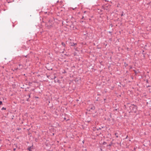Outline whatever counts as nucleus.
I'll use <instances>...</instances> for the list:
<instances>
[{
    "mask_svg": "<svg viewBox=\"0 0 151 151\" xmlns=\"http://www.w3.org/2000/svg\"><path fill=\"white\" fill-rule=\"evenodd\" d=\"M77 45V43H73V44H72L71 45V46H75V45Z\"/></svg>",
    "mask_w": 151,
    "mask_h": 151,
    "instance_id": "14",
    "label": "nucleus"
},
{
    "mask_svg": "<svg viewBox=\"0 0 151 151\" xmlns=\"http://www.w3.org/2000/svg\"><path fill=\"white\" fill-rule=\"evenodd\" d=\"M106 99H104V101H105V100H106Z\"/></svg>",
    "mask_w": 151,
    "mask_h": 151,
    "instance_id": "43",
    "label": "nucleus"
},
{
    "mask_svg": "<svg viewBox=\"0 0 151 151\" xmlns=\"http://www.w3.org/2000/svg\"><path fill=\"white\" fill-rule=\"evenodd\" d=\"M52 135H54V133H52Z\"/></svg>",
    "mask_w": 151,
    "mask_h": 151,
    "instance_id": "42",
    "label": "nucleus"
},
{
    "mask_svg": "<svg viewBox=\"0 0 151 151\" xmlns=\"http://www.w3.org/2000/svg\"><path fill=\"white\" fill-rule=\"evenodd\" d=\"M19 68H20V66H21V65H21V64H19Z\"/></svg>",
    "mask_w": 151,
    "mask_h": 151,
    "instance_id": "30",
    "label": "nucleus"
},
{
    "mask_svg": "<svg viewBox=\"0 0 151 151\" xmlns=\"http://www.w3.org/2000/svg\"><path fill=\"white\" fill-rule=\"evenodd\" d=\"M27 96H29V98L30 97V93L28 94Z\"/></svg>",
    "mask_w": 151,
    "mask_h": 151,
    "instance_id": "22",
    "label": "nucleus"
},
{
    "mask_svg": "<svg viewBox=\"0 0 151 151\" xmlns=\"http://www.w3.org/2000/svg\"><path fill=\"white\" fill-rule=\"evenodd\" d=\"M112 144V142H111L108 145H107V147H110L111 146Z\"/></svg>",
    "mask_w": 151,
    "mask_h": 151,
    "instance_id": "10",
    "label": "nucleus"
},
{
    "mask_svg": "<svg viewBox=\"0 0 151 151\" xmlns=\"http://www.w3.org/2000/svg\"><path fill=\"white\" fill-rule=\"evenodd\" d=\"M46 68L47 70H52L53 69L52 68H51L49 67H46Z\"/></svg>",
    "mask_w": 151,
    "mask_h": 151,
    "instance_id": "7",
    "label": "nucleus"
},
{
    "mask_svg": "<svg viewBox=\"0 0 151 151\" xmlns=\"http://www.w3.org/2000/svg\"><path fill=\"white\" fill-rule=\"evenodd\" d=\"M103 11V10H102L100 9V12H102Z\"/></svg>",
    "mask_w": 151,
    "mask_h": 151,
    "instance_id": "28",
    "label": "nucleus"
},
{
    "mask_svg": "<svg viewBox=\"0 0 151 151\" xmlns=\"http://www.w3.org/2000/svg\"><path fill=\"white\" fill-rule=\"evenodd\" d=\"M131 78H132V79H133V77L132 76H131Z\"/></svg>",
    "mask_w": 151,
    "mask_h": 151,
    "instance_id": "38",
    "label": "nucleus"
},
{
    "mask_svg": "<svg viewBox=\"0 0 151 151\" xmlns=\"http://www.w3.org/2000/svg\"><path fill=\"white\" fill-rule=\"evenodd\" d=\"M84 17L83 16L81 18V19H83V18Z\"/></svg>",
    "mask_w": 151,
    "mask_h": 151,
    "instance_id": "33",
    "label": "nucleus"
},
{
    "mask_svg": "<svg viewBox=\"0 0 151 151\" xmlns=\"http://www.w3.org/2000/svg\"><path fill=\"white\" fill-rule=\"evenodd\" d=\"M22 68H14V69L15 70H17L19 69H21Z\"/></svg>",
    "mask_w": 151,
    "mask_h": 151,
    "instance_id": "11",
    "label": "nucleus"
},
{
    "mask_svg": "<svg viewBox=\"0 0 151 151\" xmlns=\"http://www.w3.org/2000/svg\"><path fill=\"white\" fill-rule=\"evenodd\" d=\"M64 120H66L67 121H68V120H69V119H66V118L65 117L64 118Z\"/></svg>",
    "mask_w": 151,
    "mask_h": 151,
    "instance_id": "19",
    "label": "nucleus"
},
{
    "mask_svg": "<svg viewBox=\"0 0 151 151\" xmlns=\"http://www.w3.org/2000/svg\"><path fill=\"white\" fill-rule=\"evenodd\" d=\"M32 146H30L28 147L27 150H29V151H31V149L32 148Z\"/></svg>",
    "mask_w": 151,
    "mask_h": 151,
    "instance_id": "9",
    "label": "nucleus"
},
{
    "mask_svg": "<svg viewBox=\"0 0 151 151\" xmlns=\"http://www.w3.org/2000/svg\"><path fill=\"white\" fill-rule=\"evenodd\" d=\"M133 71H134V73H135V75H137V74L138 73H137V71L136 70H134Z\"/></svg>",
    "mask_w": 151,
    "mask_h": 151,
    "instance_id": "13",
    "label": "nucleus"
},
{
    "mask_svg": "<svg viewBox=\"0 0 151 151\" xmlns=\"http://www.w3.org/2000/svg\"><path fill=\"white\" fill-rule=\"evenodd\" d=\"M108 120L109 121H110L111 120L110 119H108Z\"/></svg>",
    "mask_w": 151,
    "mask_h": 151,
    "instance_id": "31",
    "label": "nucleus"
},
{
    "mask_svg": "<svg viewBox=\"0 0 151 151\" xmlns=\"http://www.w3.org/2000/svg\"><path fill=\"white\" fill-rule=\"evenodd\" d=\"M124 12H122V14H121V17H122V16H123L125 14H124Z\"/></svg>",
    "mask_w": 151,
    "mask_h": 151,
    "instance_id": "15",
    "label": "nucleus"
},
{
    "mask_svg": "<svg viewBox=\"0 0 151 151\" xmlns=\"http://www.w3.org/2000/svg\"><path fill=\"white\" fill-rule=\"evenodd\" d=\"M27 55L25 57H27Z\"/></svg>",
    "mask_w": 151,
    "mask_h": 151,
    "instance_id": "46",
    "label": "nucleus"
},
{
    "mask_svg": "<svg viewBox=\"0 0 151 151\" xmlns=\"http://www.w3.org/2000/svg\"><path fill=\"white\" fill-rule=\"evenodd\" d=\"M57 82H58L59 83H60V80L58 79L57 80Z\"/></svg>",
    "mask_w": 151,
    "mask_h": 151,
    "instance_id": "20",
    "label": "nucleus"
},
{
    "mask_svg": "<svg viewBox=\"0 0 151 151\" xmlns=\"http://www.w3.org/2000/svg\"><path fill=\"white\" fill-rule=\"evenodd\" d=\"M98 136V134H96V136Z\"/></svg>",
    "mask_w": 151,
    "mask_h": 151,
    "instance_id": "36",
    "label": "nucleus"
},
{
    "mask_svg": "<svg viewBox=\"0 0 151 151\" xmlns=\"http://www.w3.org/2000/svg\"><path fill=\"white\" fill-rule=\"evenodd\" d=\"M54 82H55H55H56V81H55V80H54Z\"/></svg>",
    "mask_w": 151,
    "mask_h": 151,
    "instance_id": "37",
    "label": "nucleus"
},
{
    "mask_svg": "<svg viewBox=\"0 0 151 151\" xmlns=\"http://www.w3.org/2000/svg\"><path fill=\"white\" fill-rule=\"evenodd\" d=\"M90 121H87V122H90Z\"/></svg>",
    "mask_w": 151,
    "mask_h": 151,
    "instance_id": "35",
    "label": "nucleus"
},
{
    "mask_svg": "<svg viewBox=\"0 0 151 151\" xmlns=\"http://www.w3.org/2000/svg\"><path fill=\"white\" fill-rule=\"evenodd\" d=\"M35 98L36 99H39V97H38L36 96H35Z\"/></svg>",
    "mask_w": 151,
    "mask_h": 151,
    "instance_id": "25",
    "label": "nucleus"
},
{
    "mask_svg": "<svg viewBox=\"0 0 151 151\" xmlns=\"http://www.w3.org/2000/svg\"><path fill=\"white\" fill-rule=\"evenodd\" d=\"M146 83H148V80H147H147H146Z\"/></svg>",
    "mask_w": 151,
    "mask_h": 151,
    "instance_id": "24",
    "label": "nucleus"
},
{
    "mask_svg": "<svg viewBox=\"0 0 151 151\" xmlns=\"http://www.w3.org/2000/svg\"><path fill=\"white\" fill-rule=\"evenodd\" d=\"M45 25L48 29H50L52 27H53L52 20L50 19L48 21L46 24Z\"/></svg>",
    "mask_w": 151,
    "mask_h": 151,
    "instance_id": "2",
    "label": "nucleus"
},
{
    "mask_svg": "<svg viewBox=\"0 0 151 151\" xmlns=\"http://www.w3.org/2000/svg\"><path fill=\"white\" fill-rule=\"evenodd\" d=\"M3 104L2 102L1 101H0V105Z\"/></svg>",
    "mask_w": 151,
    "mask_h": 151,
    "instance_id": "21",
    "label": "nucleus"
},
{
    "mask_svg": "<svg viewBox=\"0 0 151 151\" xmlns=\"http://www.w3.org/2000/svg\"><path fill=\"white\" fill-rule=\"evenodd\" d=\"M29 98L28 99H27V101H29Z\"/></svg>",
    "mask_w": 151,
    "mask_h": 151,
    "instance_id": "29",
    "label": "nucleus"
},
{
    "mask_svg": "<svg viewBox=\"0 0 151 151\" xmlns=\"http://www.w3.org/2000/svg\"><path fill=\"white\" fill-rule=\"evenodd\" d=\"M81 22H83V21H81Z\"/></svg>",
    "mask_w": 151,
    "mask_h": 151,
    "instance_id": "45",
    "label": "nucleus"
},
{
    "mask_svg": "<svg viewBox=\"0 0 151 151\" xmlns=\"http://www.w3.org/2000/svg\"><path fill=\"white\" fill-rule=\"evenodd\" d=\"M124 65L125 67H126L128 65V64L125 62L124 63Z\"/></svg>",
    "mask_w": 151,
    "mask_h": 151,
    "instance_id": "12",
    "label": "nucleus"
},
{
    "mask_svg": "<svg viewBox=\"0 0 151 151\" xmlns=\"http://www.w3.org/2000/svg\"><path fill=\"white\" fill-rule=\"evenodd\" d=\"M61 45H62V46L64 47H65L66 46L65 44L63 42H62Z\"/></svg>",
    "mask_w": 151,
    "mask_h": 151,
    "instance_id": "8",
    "label": "nucleus"
},
{
    "mask_svg": "<svg viewBox=\"0 0 151 151\" xmlns=\"http://www.w3.org/2000/svg\"><path fill=\"white\" fill-rule=\"evenodd\" d=\"M129 67H130V68H129L130 69H132V66L131 65L129 66Z\"/></svg>",
    "mask_w": 151,
    "mask_h": 151,
    "instance_id": "23",
    "label": "nucleus"
},
{
    "mask_svg": "<svg viewBox=\"0 0 151 151\" xmlns=\"http://www.w3.org/2000/svg\"><path fill=\"white\" fill-rule=\"evenodd\" d=\"M111 122L110 123L112 125H113L114 123V119L112 118L111 120Z\"/></svg>",
    "mask_w": 151,
    "mask_h": 151,
    "instance_id": "5",
    "label": "nucleus"
},
{
    "mask_svg": "<svg viewBox=\"0 0 151 151\" xmlns=\"http://www.w3.org/2000/svg\"><path fill=\"white\" fill-rule=\"evenodd\" d=\"M109 32L110 34H111H111L112 32H110V31H109Z\"/></svg>",
    "mask_w": 151,
    "mask_h": 151,
    "instance_id": "27",
    "label": "nucleus"
},
{
    "mask_svg": "<svg viewBox=\"0 0 151 151\" xmlns=\"http://www.w3.org/2000/svg\"><path fill=\"white\" fill-rule=\"evenodd\" d=\"M134 150H135L136 149V148H134Z\"/></svg>",
    "mask_w": 151,
    "mask_h": 151,
    "instance_id": "39",
    "label": "nucleus"
},
{
    "mask_svg": "<svg viewBox=\"0 0 151 151\" xmlns=\"http://www.w3.org/2000/svg\"><path fill=\"white\" fill-rule=\"evenodd\" d=\"M146 87L147 88L150 87V88H148V91H149V92L151 93V86H150L148 85Z\"/></svg>",
    "mask_w": 151,
    "mask_h": 151,
    "instance_id": "6",
    "label": "nucleus"
},
{
    "mask_svg": "<svg viewBox=\"0 0 151 151\" xmlns=\"http://www.w3.org/2000/svg\"><path fill=\"white\" fill-rule=\"evenodd\" d=\"M70 27L71 29H72L73 30L77 29L76 27L75 26L73 23H72V24L70 26Z\"/></svg>",
    "mask_w": 151,
    "mask_h": 151,
    "instance_id": "4",
    "label": "nucleus"
},
{
    "mask_svg": "<svg viewBox=\"0 0 151 151\" xmlns=\"http://www.w3.org/2000/svg\"><path fill=\"white\" fill-rule=\"evenodd\" d=\"M56 78V76H55L54 78V79H55V78Z\"/></svg>",
    "mask_w": 151,
    "mask_h": 151,
    "instance_id": "32",
    "label": "nucleus"
},
{
    "mask_svg": "<svg viewBox=\"0 0 151 151\" xmlns=\"http://www.w3.org/2000/svg\"><path fill=\"white\" fill-rule=\"evenodd\" d=\"M118 110V109H115L114 110V111H117Z\"/></svg>",
    "mask_w": 151,
    "mask_h": 151,
    "instance_id": "26",
    "label": "nucleus"
},
{
    "mask_svg": "<svg viewBox=\"0 0 151 151\" xmlns=\"http://www.w3.org/2000/svg\"><path fill=\"white\" fill-rule=\"evenodd\" d=\"M130 105L129 103H127V104L124 105V107L125 109H127L129 110L128 109H129L130 111L129 113H136L137 110V107L136 105L134 104H131V105Z\"/></svg>",
    "mask_w": 151,
    "mask_h": 151,
    "instance_id": "1",
    "label": "nucleus"
},
{
    "mask_svg": "<svg viewBox=\"0 0 151 151\" xmlns=\"http://www.w3.org/2000/svg\"><path fill=\"white\" fill-rule=\"evenodd\" d=\"M90 108V109L89 110V111H91V110H94L95 109L94 106L92 104L90 105L89 107Z\"/></svg>",
    "mask_w": 151,
    "mask_h": 151,
    "instance_id": "3",
    "label": "nucleus"
},
{
    "mask_svg": "<svg viewBox=\"0 0 151 151\" xmlns=\"http://www.w3.org/2000/svg\"><path fill=\"white\" fill-rule=\"evenodd\" d=\"M79 101V100H78V99L76 100V101Z\"/></svg>",
    "mask_w": 151,
    "mask_h": 151,
    "instance_id": "41",
    "label": "nucleus"
},
{
    "mask_svg": "<svg viewBox=\"0 0 151 151\" xmlns=\"http://www.w3.org/2000/svg\"><path fill=\"white\" fill-rule=\"evenodd\" d=\"M127 137H128V136H127L126 137V138H127Z\"/></svg>",
    "mask_w": 151,
    "mask_h": 151,
    "instance_id": "40",
    "label": "nucleus"
},
{
    "mask_svg": "<svg viewBox=\"0 0 151 151\" xmlns=\"http://www.w3.org/2000/svg\"><path fill=\"white\" fill-rule=\"evenodd\" d=\"M6 108H5L4 107H3L1 109V110H6Z\"/></svg>",
    "mask_w": 151,
    "mask_h": 151,
    "instance_id": "16",
    "label": "nucleus"
},
{
    "mask_svg": "<svg viewBox=\"0 0 151 151\" xmlns=\"http://www.w3.org/2000/svg\"><path fill=\"white\" fill-rule=\"evenodd\" d=\"M115 136H116V137H118V134L117 133H115Z\"/></svg>",
    "mask_w": 151,
    "mask_h": 151,
    "instance_id": "17",
    "label": "nucleus"
},
{
    "mask_svg": "<svg viewBox=\"0 0 151 151\" xmlns=\"http://www.w3.org/2000/svg\"><path fill=\"white\" fill-rule=\"evenodd\" d=\"M107 144V142H104L103 143V145H105Z\"/></svg>",
    "mask_w": 151,
    "mask_h": 151,
    "instance_id": "18",
    "label": "nucleus"
},
{
    "mask_svg": "<svg viewBox=\"0 0 151 151\" xmlns=\"http://www.w3.org/2000/svg\"><path fill=\"white\" fill-rule=\"evenodd\" d=\"M16 148H14V150H16Z\"/></svg>",
    "mask_w": 151,
    "mask_h": 151,
    "instance_id": "34",
    "label": "nucleus"
},
{
    "mask_svg": "<svg viewBox=\"0 0 151 151\" xmlns=\"http://www.w3.org/2000/svg\"><path fill=\"white\" fill-rule=\"evenodd\" d=\"M30 134V133H29V134H28L29 135Z\"/></svg>",
    "mask_w": 151,
    "mask_h": 151,
    "instance_id": "44",
    "label": "nucleus"
}]
</instances>
